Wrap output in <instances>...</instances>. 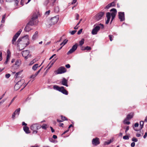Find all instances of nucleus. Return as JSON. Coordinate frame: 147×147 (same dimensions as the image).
I'll list each match as a JSON object with an SVG mask.
<instances>
[{
    "instance_id": "35",
    "label": "nucleus",
    "mask_w": 147,
    "mask_h": 147,
    "mask_svg": "<svg viewBox=\"0 0 147 147\" xmlns=\"http://www.w3.org/2000/svg\"><path fill=\"white\" fill-rule=\"evenodd\" d=\"M123 138L124 140H128L129 139V138L128 136H123Z\"/></svg>"
},
{
    "instance_id": "25",
    "label": "nucleus",
    "mask_w": 147,
    "mask_h": 147,
    "mask_svg": "<svg viewBox=\"0 0 147 147\" xmlns=\"http://www.w3.org/2000/svg\"><path fill=\"white\" fill-rule=\"evenodd\" d=\"M22 71H20L17 72L15 76V77L16 78H17L18 77H19L21 75V74Z\"/></svg>"
},
{
    "instance_id": "57",
    "label": "nucleus",
    "mask_w": 147,
    "mask_h": 147,
    "mask_svg": "<svg viewBox=\"0 0 147 147\" xmlns=\"http://www.w3.org/2000/svg\"><path fill=\"white\" fill-rule=\"evenodd\" d=\"M50 128L51 129L52 132H53L55 131L53 129L52 127L51 126L50 127Z\"/></svg>"
},
{
    "instance_id": "23",
    "label": "nucleus",
    "mask_w": 147,
    "mask_h": 147,
    "mask_svg": "<svg viewBox=\"0 0 147 147\" xmlns=\"http://www.w3.org/2000/svg\"><path fill=\"white\" fill-rule=\"evenodd\" d=\"M133 113H131L130 114L127 115L126 118L128 120L131 119L133 117Z\"/></svg>"
},
{
    "instance_id": "11",
    "label": "nucleus",
    "mask_w": 147,
    "mask_h": 147,
    "mask_svg": "<svg viewBox=\"0 0 147 147\" xmlns=\"http://www.w3.org/2000/svg\"><path fill=\"white\" fill-rule=\"evenodd\" d=\"M119 17L121 21L122 22L125 20L124 13V12H119Z\"/></svg>"
},
{
    "instance_id": "28",
    "label": "nucleus",
    "mask_w": 147,
    "mask_h": 147,
    "mask_svg": "<svg viewBox=\"0 0 147 147\" xmlns=\"http://www.w3.org/2000/svg\"><path fill=\"white\" fill-rule=\"evenodd\" d=\"M128 120L127 119L126 117L125 119L123 121V123L125 124L129 125L130 123L129 121H128L127 120Z\"/></svg>"
},
{
    "instance_id": "2",
    "label": "nucleus",
    "mask_w": 147,
    "mask_h": 147,
    "mask_svg": "<svg viewBox=\"0 0 147 147\" xmlns=\"http://www.w3.org/2000/svg\"><path fill=\"white\" fill-rule=\"evenodd\" d=\"M104 28V25L101 24H99L95 26L92 29L91 33L93 35L97 34L100 28L103 29Z\"/></svg>"
},
{
    "instance_id": "55",
    "label": "nucleus",
    "mask_w": 147,
    "mask_h": 147,
    "mask_svg": "<svg viewBox=\"0 0 147 147\" xmlns=\"http://www.w3.org/2000/svg\"><path fill=\"white\" fill-rule=\"evenodd\" d=\"M110 19L107 18V20L106 22V24H107L109 23L110 21Z\"/></svg>"
},
{
    "instance_id": "31",
    "label": "nucleus",
    "mask_w": 147,
    "mask_h": 147,
    "mask_svg": "<svg viewBox=\"0 0 147 147\" xmlns=\"http://www.w3.org/2000/svg\"><path fill=\"white\" fill-rule=\"evenodd\" d=\"M78 46V44L76 43L72 47V48L75 51L76 50L77 48V47Z\"/></svg>"
},
{
    "instance_id": "60",
    "label": "nucleus",
    "mask_w": 147,
    "mask_h": 147,
    "mask_svg": "<svg viewBox=\"0 0 147 147\" xmlns=\"http://www.w3.org/2000/svg\"><path fill=\"white\" fill-rule=\"evenodd\" d=\"M63 125H64L63 123H59V125L60 126V127H63Z\"/></svg>"
},
{
    "instance_id": "3",
    "label": "nucleus",
    "mask_w": 147,
    "mask_h": 147,
    "mask_svg": "<svg viewBox=\"0 0 147 147\" xmlns=\"http://www.w3.org/2000/svg\"><path fill=\"white\" fill-rule=\"evenodd\" d=\"M53 88L54 89L61 92L64 94L66 95L68 94V92L65 89L64 87L63 86H62L60 87L57 85H54L53 86Z\"/></svg>"
},
{
    "instance_id": "19",
    "label": "nucleus",
    "mask_w": 147,
    "mask_h": 147,
    "mask_svg": "<svg viewBox=\"0 0 147 147\" xmlns=\"http://www.w3.org/2000/svg\"><path fill=\"white\" fill-rule=\"evenodd\" d=\"M21 64V61L20 59H17L16 60L14 66H15L16 67H18Z\"/></svg>"
},
{
    "instance_id": "34",
    "label": "nucleus",
    "mask_w": 147,
    "mask_h": 147,
    "mask_svg": "<svg viewBox=\"0 0 147 147\" xmlns=\"http://www.w3.org/2000/svg\"><path fill=\"white\" fill-rule=\"evenodd\" d=\"M84 39L82 38L80 41L79 42L80 45L82 46L84 43Z\"/></svg>"
},
{
    "instance_id": "43",
    "label": "nucleus",
    "mask_w": 147,
    "mask_h": 147,
    "mask_svg": "<svg viewBox=\"0 0 147 147\" xmlns=\"http://www.w3.org/2000/svg\"><path fill=\"white\" fill-rule=\"evenodd\" d=\"M82 31V29H80L78 32L77 34L78 35H79L81 34Z\"/></svg>"
},
{
    "instance_id": "41",
    "label": "nucleus",
    "mask_w": 147,
    "mask_h": 147,
    "mask_svg": "<svg viewBox=\"0 0 147 147\" xmlns=\"http://www.w3.org/2000/svg\"><path fill=\"white\" fill-rule=\"evenodd\" d=\"M109 39L111 41L113 40L112 38L113 37V36L110 35L109 36Z\"/></svg>"
},
{
    "instance_id": "53",
    "label": "nucleus",
    "mask_w": 147,
    "mask_h": 147,
    "mask_svg": "<svg viewBox=\"0 0 147 147\" xmlns=\"http://www.w3.org/2000/svg\"><path fill=\"white\" fill-rule=\"evenodd\" d=\"M65 66L66 68H69L70 67V65L69 64H67V65H66Z\"/></svg>"
},
{
    "instance_id": "13",
    "label": "nucleus",
    "mask_w": 147,
    "mask_h": 147,
    "mask_svg": "<svg viewBox=\"0 0 147 147\" xmlns=\"http://www.w3.org/2000/svg\"><path fill=\"white\" fill-rule=\"evenodd\" d=\"M104 13V12H100L99 13L97 14L96 16V19L97 21L101 19L102 18L103 16Z\"/></svg>"
},
{
    "instance_id": "33",
    "label": "nucleus",
    "mask_w": 147,
    "mask_h": 147,
    "mask_svg": "<svg viewBox=\"0 0 147 147\" xmlns=\"http://www.w3.org/2000/svg\"><path fill=\"white\" fill-rule=\"evenodd\" d=\"M67 40L66 39H65L60 44V45H62V46H64L67 42Z\"/></svg>"
},
{
    "instance_id": "32",
    "label": "nucleus",
    "mask_w": 147,
    "mask_h": 147,
    "mask_svg": "<svg viewBox=\"0 0 147 147\" xmlns=\"http://www.w3.org/2000/svg\"><path fill=\"white\" fill-rule=\"evenodd\" d=\"M75 51L72 48L69 50V51L67 53V55H69L73 53Z\"/></svg>"
},
{
    "instance_id": "58",
    "label": "nucleus",
    "mask_w": 147,
    "mask_h": 147,
    "mask_svg": "<svg viewBox=\"0 0 147 147\" xmlns=\"http://www.w3.org/2000/svg\"><path fill=\"white\" fill-rule=\"evenodd\" d=\"M77 0H73L72 2L71 3V4H73L77 2Z\"/></svg>"
},
{
    "instance_id": "12",
    "label": "nucleus",
    "mask_w": 147,
    "mask_h": 147,
    "mask_svg": "<svg viewBox=\"0 0 147 147\" xmlns=\"http://www.w3.org/2000/svg\"><path fill=\"white\" fill-rule=\"evenodd\" d=\"M20 108H19L17 109L13 113L12 116V118L13 119H15V116L17 115V116H18L20 114Z\"/></svg>"
},
{
    "instance_id": "51",
    "label": "nucleus",
    "mask_w": 147,
    "mask_h": 147,
    "mask_svg": "<svg viewBox=\"0 0 147 147\" xmlns=\"http://www.w3.org/2000/svg\"><path fill=\"white\" fill-rule=\"evenodd\" d=\"M139 126V123H136L134 124V127H138Z\"/></svg>"
},
{
    "instance_id": "27",
    "label": "nucleus",
    "mask_w": 147,
    "mask_h": 147,
    "mask_svg": "<svg viewBox=\"0 0 147 147\" xmlns=\"http://www.w3.org/2000/svg\"><path fill=\"white\" fill-rule=\"evenodd\" d=\"M38 67V64H34L32 67V69L34 70L35 71L36 70L37 68Z\"/></svg>"
},
{
    "instance_id": "36",
    "label": "nucleus",
    "mask_w": 147,
    "mask_h": 147,
    "mask_svg": "<svg viewBox=\"0 0 147 147\" xmlns=\"http://www.w3.org/2000/svg\"><path fill=\"white\" fill-rule=\"evenodd\" d=\"M54 10L55 12H58L59 11V8L58 7H57L55 8Z\"/></svg>"
},
{
    "instance_id": "44",
    "label": "nucleus",
    "mask_w": 147,
    "mask_h": 147,
    "mask_svg": "<svg viewBox=\"0 0 147 147\" xmlns=\"http://www.w3.org/2000/svg\"><path fill=\"white\" fill-rule=\"evenodd\" d=\"M50 12V10H49L48 11H47L46 12H45V14L46 15H48L49 14Z\"/></svg>"
},
{
    "instance_id": "49",
    "label": "nucleus",
    "mask_w": 147,
    "mask_h": 147,
    "mask_svg": "<svg viewBox=\"0 0 147 147\" xmlns=\"http://www.w3.org/2000/svg\"><path fill=\"white\" fill-rule=\"evenodd\" d=\"M131 146L132 147H134L135 146V143L134 142H132L131 144Z\"/></svg>"
},
{
    "instance_id": "10",
    "label": "nucleus",
    "mask_w": 147,
    "mask_h": 147,
    "mask_svg": "<svg viewBox=\"0 0 147 147\" xmlns=\"http://www.w3.org/2000/svg\"><path fill=\"white\" fill-rule=\"evenodd\" d=\"M29 54V51L28 50H25L22 52V56L24 57L25 59H27L28 58V56Z\"/></svg>"
},
{
    "instance_id": "46",
    "label": "nucleus",
    "mask_w": 147,
    "mask_h": 147,
    "mask_svg": "<svg viewBox=\"0 0 147 147\" xmlns=\"http://www.w3.org/2000/svg\"><path fill=\"white\" fill-rule=\"evenodd\" d=\"M2 52L0 51V61H1L2 59Z\"/></svg>"
},
{
    "instance_id": "7",
    "label": "nucleus",
    "mask_w": 147,
    "mask_h": 147,
    "mask_svg": "<svg viewBox=\"0 0 147 147\" xmlns=\"http://www.w3.org/2000/svg\"><path fill=\"white\" fill-rule=\"evenodd\" d=\"M66 71V68L64 67L61 66L59 68L57 71H55V72L56 74H58L64 73Z\"/></svg>"
},
{
    "instance_id": "59",
    "label": "nucleus",
    "mask_w": 147,
    "mask_h": 147,
    "mask_svg": "<svg viewBox=\"0 0 147 147\" xmlns=\"http://www.w3.org/2000/svg\"><path fill=\"white\" fill-rule=\"evenodd\" d=\"M129 126H127L126 128L125 132L126 133L127 132V131L129 130Z\"/></svg>"
},
{
    "instance_id": "20",
    "label": "nucleus",
    "mask_w": 147,
    "mask_h": 147,
    "mask_svg": "<svg viewBox=\"0 0 147 147\" xmlns=\"http://www.w3.org/2000/svg\"><path fill=\"white\" fill-rule=\"evenodd\" d=\"M23 129L26 133L29 134L30 133V131L29 130V128L28 127L26 126H24L23 127Z\"/></svg>"
},
{
    "instance_id": "39",
    "label": "nucleus",
    "mask_w": 147,
    "mask_h": 147,
    "mask_svg": "<svg viewBox=\"0 0 147 147\" xmlns=\"http://www.w3.org/2000/svg\"><path fill=\"white\" fill-rule=\"evenodd\" d=\"M61 118L63 121L67 120L66 118L65 117H63L62 115L61 116Z\"/></svg>"
},
{
    "instance_id": "26",
    "label": "nucleus",
    "mask_w": 147,
    "mask_h": 147,
    "mask_svg": "<svg viewBox=\"0 0 147 147\" xmlns=\"http://www.w3.org/2000/svg\"><path fill=\"white\" fill-rule=\"evenodd\" d=\"M47 127V125L46 124H43L42 126H40L39 128H42L43 129L46 130Z\"/></svg>"
},
{
    "instance_id": "63",
    "label": "nucleus",
    "mask_w": 147,
    "mask_h": 147,
    "mask_svg": "<svg viewBox=\"0 0 147 147\" xmlns=\"http://www.w3.org/2000/svg\"><path fill=\"white\" fill-rule=\"evenodd\" d=\"M78 25H77V24L74 27V28L75 30H77L78 29Z\"/></svg>"
},
{
    "instance_id": "40",
    "label": "nucleus",
    "mask_w": 147,
    "mask_h": 147,
    "mask_svg": "<svg viewBox=\"0 0 147 147\" xmlns=\"http://www.w3.org/2000/svg\"><path fill=\"white\" fill-rule=\"evenodd\" d=\"M76 30H73L71 31L70 33L71 34V35H74V34H75L76 32Z\"/></svg>"
},
{
    "instance_id": "62",
    "label": "nucleus",
    "mask_w": 147,
    "mask_h": 147,
    "mask_svg": "<svg viewBox=\"0 0 147 147\" xmlns=\"http://www.w3.org/2000/svg\"><path fill=\"white\" fill-rule=\"evenodd\" d=\"M141 136V134H140L137 133L136 134V136L138 137H139Z\"/></svg>"
},
{
    "instance_id": "52",
    "label": "nucleus",
    "mask_w": 147,
    "mask_h": 147,
    "mask_svg": "<svg viewBox=\"0 0 147 147\" xmlns=\"http://www.w3.org/2000/svg\"><path fill=\"white\" fill-rule=\"evenodd\" d=\"M53 2L51 5L52 6H53L54 5V3L56 1V0H51Z\"/></svg>"
},
{
    "instance_id": "47",
    "label": "nucleus",
    "mask_w": 147,
    "mask_h": 147,
    "mask_svg": "<svg viewBox=\"0 0 147 147\" xmlns=\"http://www.w3.org/2000/svg\"><path fill=\"white\" fill-rule=\"evenodd\" d=\"M15 98V97H14V98H13V99L12 100H11V102H10V104H9V105H8V107L13 102V101L14 100Z\"/></svg>"
},
{
    "instance_id": "54",
    "label": "nucleus",
    "mask_w": 147,
    "mask_h": 147,
    "mask_svg": "<svg viewBox=\"0 0 147 147\" xmlns=\"http://www.w3.org/2000/svg\"><path fill=\"white\" fill-rule=\"evenodd\" d=\"M109 4H110L111 7V6H114L115 5V3L114 2H112Z\"/></svg>"
},
{
    "instance_id": "4",
    "label": "nucleus",
    "mask_w": 147,
    "mask_h": 147,
    "mask_svg": "<svg viewBox=\"0 0 147 147\" xmlns=\"http://www.w3.org/2000/svg\"><path fill=\"white\" fill-rule=\"evenodd\" d=\"M38 18L37 15L36 13L34 14L32 16L31 20L28 23L31 26L36 25L37 24L38 22L36 19Z\"/></svg>"
},
{
    "instance_id": "48",
    "label": "nucleus",
    "mask_w": 147,
    "mask_h": 147,
    "mask_svg": "<svg viewBox=\"0 0 147 147\" xmlns=\"http://www.w3.org/2000/svg\"><path fill=\"white\" fill-rule=\"evenodd\" d=\"M111 142V140H110L109 141H108L107 142H106L105 143H106L107 144H110Z\"/></svg>"
},
{
    "instance_id": "6",
    "label": "nucleus",
    "mask_w": 147,
    "mask_h": 147,
    "mask_svg": "<svg viewBox=\"0 0 147 147\" xmlns=\"http://www.w3.org/2000/svg\"><path fill=\"white\" fill-rule=\"evenodd\" d=\"M30 128L31 130L33 131V134H36L38 132L37 130L39 129V124L38 123L34 124L31 125Z\"/></svg>"
},
{
    "instance_id": "64",
    "label": "nucleus",
    "mask_w": 147,
    "mask_h": 147,
    "mask_svg": "<svg viewBox=\"0 0 147 147\" xmlns=\"http://www.w3.org/2000/svg\"><path fill=\"white\" fill-rule=\"evenodd\" d=\"M5 22V19H2L1 22L2 23H4Z\"/></svg>"
},
{
    "instance_id": "42",
    "label": "nucleus",
    "mask_w": 147,
    "mask_h": 147,
    "mask_svg": "<svg viewBox=\"0 0 147 147\" xmlns=\"http://www.w3.org/2000/svg\"><path fill=\"white\" fill-rule=\"evenodd\" d=\"M10 76V75L9 74H7L5 75V77L7 78H8Z\"/></svg>"
},
{
    "instance_id": "56",
    "label": "nucleus",
    "mask_w": 147,
    "mask_h": 147,
    "mask_svg": "<svg viewBox=\"0 0 147 147\" xmlns=\"http://www.w3.org/2000/svg\"><path fill=\"white\" fill-rule=\"evenodd\" d=\"M147 136V133L146 132L145 134L144 135V136L143 138H144L145 139Z\"/></svg>"
},
{
    "instance_id": "8",
    "label": "nucleus",
    "mask_w": 147,
    "mask_h": 147,
    "mask_svg": "<svg viewBox=\"0 0 147 147\" xmlns=\"http://www.w3.org/2000/svg\"><path fill=\"white\" fill-rule=\"evenodd\" d=\"M59 20V17L58 16H56L52 18L50 20V22H51V24H49V26L50 27L52 25H53L56 23Z\"/></svg>"
},
{
    "instance_id": "61",
    "label": "nucleus",
    "mask_w": 147,
    "mask_h": 147,
    "mask_svg": "<svg viewBox=\"0 0 147 147\" xmlns=\"http://www.w3.org/2000/svg\"><path fill=\"white\" fill-rule=\"evenodd\" d=\"M53 138L54 139H56L57 138V137L56 135H53Z\"/></svg>"
},
{
    "instance_id": "17",
    "label": "nucleus",
    "mask_w": 147,
    "mask_h": 147,
    "mask_svg": "<svg viewBox=\"0 0 147 147\" xmlns=\"http://www.w3.org/2000/svg\"><path fill=\"white\" fill-rule=\"evenodd\" d=\"M7 55L6 60L4 63L5 64H7V63L8 61L9 60V58H10V55H11V53H10V51H9V50H7Z\"/></svg>"
},
{
    "instance_id": "29",
    "label": "nucleus",
    "mask_w": 147,
    "mask_h": 147,
    "mask_svg": "<svg viewBox=\"0 0 147 147\" xmlns=\"http://www.w3.org/2000/svg\"><path fill=\"white\" fill-rule=\"evenodd\" d=\"M21 86L18 85L17 83H16L14 87V89L16 90H17L19 88H20Z\"/></svg>"
},
{
    "instance_id": "37",
    "label": "nucleus",
    "mask_w": 147,
    "mask_h": 147,
    "mask_svg": "<svg viewBox=\"0 0 147 147\" xmlns=\"http://www.w3.org/2000/svg\"><path fill=\"white\" fill-rule=\"evenodd\" d=\"M91 49V48L88 46L86 47L84 49V50H90Z\"/></svg>"
},
{
    "instance_id": "50",
    "label": "nucleus",
    "mask_w": 147,
    "mask_h": 147,
    "mask_svg": "<svg viewBox=\"0 0 147 147\" xmlns=\"http://www.w3.org/2000/svg\"><path fill=\"white\" fill-rule=\"evenodd\" d=\"M111 7L110 5V4H109L108 5H107L105 7V8L106 9H109L110 7Z\"/></svg>"
},
{
    "instance_id": "45",
    "label": "nucleus",
    "mask_w": 147,
    "mask_h": 147,
    "mask_svg": "<svg viewBox=\"0 0 147 147\" xmlns=\"http://www.w3.org/2000/svg\"><path fill=\"white\" fill-rule=\"evenodd\" d=\"M76 19L77 20H78L79 19V15L78 13H76Z\"/></svg>"
},
{
    "instance_id": "16",
    "label": "nucleus",
    "mask_w": 147,
    "mask_h": 147,
    "mask_svg": "<svg viewBox=\"0 0 147 147\" xmlns=\"http://www.w3.org/2000/svg\"><path fill=\"white\" fill-rule=\"evenodd\" d=\"M30 26H31L30 24L28 23L24 29L25 31L26 32H29L31 30V28L30 27Z\"/></svg>"
},
{
    "instance_id": "24",
    "label": "nucleus",
    "mask_w": 147,
    "mask_h": 147,
    "mask_svg": "<svg viewBox=\"0 0 147 147\" xmlns=\"http://www.w3.org/2000/svg\"><path fill=\"white\" fill-rule=\"evenodd\" d=\"M19 0H6V1L8 2H11L13 1H14L16 5L19 2Z\"/></svg>"
},
{
    "instance_id": "38",
    "label": "nucleus",
    "mask_w": 147,
    "mask_h": 147,
    "mask_svg": "<svg viewBox=\"0 0 147 147\" xmlns=\"http://www.w3.org/2000/svg\"><path fill=\"white\" fill-rule=\"evenodd\" d=\"M132 140L134 142H137L138 141V139L135 137H133L132 139Z\"/></svg>"
},
{
    "instance_id": "30",
    "label": "nucleus",
    "mask_w": 147,
    "mask_h": 147,
    "mask_svg": "<svg viewBox=\"0 0 147 147\" xmlns=\"http://www.w3.org/2000/svg\"><path fill=\"white\" fill-rule=\"evenodd\" d=\"M144 124V122L143 121H141L140 122V129H142L143 127Z\"/></svg>"
},
{
    "instance_id": "14",
    "label": "nucleus",
    "mask_w": 147,
    "mask_h": 147,
    "mask_svg": "<svg viewBox=\"0 0 147 147\" xmlns=\"http://www.w3.org/2000/svg\"><path fill=\"white\" fill-rule=\"evenodd\" d=\"M67 83L68 80L64 78H63L61 82V84L63 86L68 87Z\"/></svg>"
},
{
    "instance_id": "18",
    "label": "nucleus",
    "mask_w": 147,
    "mask_h": 147,
    "mask_svg": "<svg viewBox=\"0 0 147 147\" xmlns=\"http://www.w3.org/2000/svg\"><path fill=\"white\" fill-rule=\"evenodd\" d=\"M42 67L37 72H36L35 74L32 75L30 77V78H32L33 79V80H34L35 79V77L38 74L40 73V71L41 70Z\"/></svg>"
},
{
    "instance_id": "9",
    "label": "nucleus",
    "mask_w": 147,
    "mask_h": 147,
    "mask_svg": "<svg viewBox=\"0 0 147 147\" xmlns=\"http://www.w3.org/2000/svg\"><path fill=\"white\" fill-rule=\"evenodd\" d=\"M22 32V30L20 29L19 31L16 33V34L14 35L13 38V39L12 40V44L14 45L15 44V41L16 40L17 38L20 35L21 32Z\"/></svg>"
},
{
    "instance_id": "5",
    "label": "nucleus",
    "mask_w": 147,
    "mask_h": 147,
    "mask_svg": "<svg viewBox=\"0 0 147 147\" xmlns=\"http://www.w3.org/2000/svg\"><path fill=\"white\" fill-rule=\"evenodd\" d=\"M21 41L24 42L26 41L27 42L24 44V47H26V46L28 45L29 44L28 35H26L23 37L22 38H20L18 40L17 42H18V43Z\"/></svg>"
},
{
    "instance_id": "22",
    "label": "nucleus",
    "mask_w": 147,
    "mask_h": 147,
    "mask_svg": "<svg viewBox=\"0 0 147 147\" xmlns=\"http://www.w3.org/2000/svg\"><path fill=\"white\" fill-rule=\"evenodd\" d=\"M38 36V32L36 31L34 34L33 35L32 37V38L33 40H35L37 38Z\"/></svg>"
},
{
    "instance_id": "1",
    "label": "nucleus",
    "mask_w": 147,
    "mask_h": 147,
    "mask_svg": "<svg viewBox=\"0 0 147 147\" xmlns=\"http://www.w3.org/2000/svg\"><path fill=\"white\" fill-rule=\"evenodd\" d=\"M110 11L112 12L111 14V13H110L107 12L106 14V16L107 18L110 19L111 16V22L115 18L117 13V11L116 9L114 8L112 9Z\"/></svg>"
},
{
    "instance_id": "15",
    "label": "nucleus",
    "mask_w": 147,
    "mask_h": 147,
    "mask_svg": "<svg viewBox=\"0 0 147 147\" xmlns=\"http://www.w3.org/2000/svg\"><path fill=\"white\" fill-rule=\"evenodd\" d=\"M99 140V138H97L93 139L92 140V144L95 145H96L99 144L100 142Z\"/></svg>"
},
{
    "instance_id": "21",
    "label": "nucleus",
    "mask_w": 147,
    "mask_h": 147,
    "mask_svg": "<svg viewBox=\"0 0 147 147\" xmlns=\"http://www.w3.org/2000/svg\"><path fill=\"white\" fill-rule=\"evenodd\" d=\"M24 82L25 80L22 79L18 81L17 83V84L20 86H21L22 85H23Z\"/></svg>"
}]
</instances>
